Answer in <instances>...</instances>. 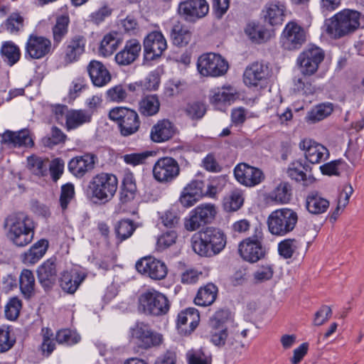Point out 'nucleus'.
Listing matches in <instances>:
<instances>
[{"instance_id":"obj_28","label":"nucleus","mask_w":364,"mask_h":364,"mask_svg":"<svg viewBox=\"0 0 364 364\" xmlns=\"http://www.w3.org/2000/svg\"><path fill=\"white\" fill-rule=\"evenodd\" d=\"M174 134L173 124L168 119H162L152 127L150 137L153 141L161 143L171 139Z\"/></svg>"},{"instance_id":"obj_63","label":"nucleus","mask_w":364,"mask_h":364,"mask_svg":"<svg viewBox=\"0 0 364 364\" xmlns=\"http://www.w3.org/2000/svg\"><path fill=\"white\" fill-rule=\"evenodd\" d=\"M160 220L164 227L175 228L179 224L180 217L176 211L166 210L161 215Z\"/></svg>"},{"instance_id":"obj_8","label":"nucleus","mask_w":364,"mask_h":364,"mask_svg":"<svg viewBox=\"0 0 364 364\" xmlns=\"http://www.w3.org/2000/svg\"><path fill=\"white\" fill-rule=\"evenodd\" d=\"M109 118L117 122L120 134L129 136L138 132L141 122L137 112L127 107H115L110 110Z\"/></svg>"},{"instance_id":"obj_39","label":"nucleus","mask_w":364,"mask_h":364,"mask_svg":"<svg viewBox=\"0 0 364 364\" xmlns=\"http://www.w3.org/2000/svg\"><path fill=\"white\" fill-rule=\"evenodd\" d=\"M291 186L287 182L280 183L269 194V199L278 204H287L291 198Z\"/></svg>"},{"instance_id":"obj_19","label":"nucleus","mask_w":364,"mask_h":364,"mask_svg":"<svg viewBox=\"0 0 364 364\" xmlns=\"http://www.w3.org/2000/svg\"><path fill=\"white\" fill-rule=\"evenodd\" d=\"M299 146L304 152L306 160L311 164L321 163L329 156V151L327 148L311 139L301 140Z\"/></svg>"},{"instance_id":"obj_14","label":"nucleus","mask_w":364,"mask_h":364,"mask_svg":"<svg viewBox=\"0 0 364 364\" xmlns=\"http://www.w3.org/2000/svg\"><path fill=\"white\" fill-rule=\"evenodd\" d=\"M143 46L144 58L147 60L160 58L167 48L166 40L159 31L149 33L145 37Z\"/></svg>"},{"instance_id":"obj_29","label":"nucleus","mask_w":364,"mask_h":364,"mask_svg":"<svg viewBox=\"0 0 364 364\" xmlns=\"http://www.w3.org/2000/svg\"><path fill=\"white\" fill-rule=\"evenodd\" d=\"M87 71L95 86L102 87L111 80L109 72L100 61L92 60L87 66Z\"/></svg>"},{"instance_id":"obj_57","label":"nucleus","mask_w":364,"mask_h":364,"mask_svg":"<svg viewBox=\"0 0 364 364\" xmlns=\"http://www.w3.org/2000/svg\"><path fill=\"white\" fill-rule=\"evenodd\" d=\"M198 212L203 220L209 224L215 218L217 214L216 207L212 203H203L194 208Z\"/></svg>"},{"instance_id":"obj_64","label":"nucleus","mask_w":364,"mask_h":364,"mask_svg":"<svg viewBox=\"0 0 364 364\" xmlns=\"http://www.w3.org/2000/svg\"><path fill=\"white\" fill-rule=\"evenodd\" d=\"M80 338L79 336L73 335L68 329H63L58 331L55 337L56 341L58 343H66L68 345L77 343Z\"/></svg>"},{"instance_id":"obj_7","label":"nucleus","mask_w":364,"mask_h":364,"mask_svg":"<svg viewBox=\"0 0 364 364\" xmlns=\"http://www.w3.org/2000/svg\"><path fill=\"white\" fill-rule=\"evenodd\" d=\"M264 239L261 227H256L252 235L244 239L238 246L240 257L245 261L255 263L265 256V249L262 245Z\"/></svg>"},{"instance_id":"obj_48","label":"nucleus","mask_w":364,"mask_h":364,"mask_svg":"<svg viewBox=\"0 0 364 364\" xmlns=\"http://www.w3.org/2000/svg\"><path fill=\"white\" fill-rule=\"evenodd\" d=\"M6 30L11 34H18L24 26V18L18 12L11 14L4 22Z\"/></svg>"},{"instance_id":"obj_62","label":"nucleus","mask_w":364,"mask_h":364,"mask_svg":"<svg viewBox=\"0 0 364 364\" xmlns=\"http://www.w3.org/2000/svg\"><path fill=\"white\" fill-rule=\"evenodd\" d=\"M274 274V269L272 265L266 264L260 266L254 272V279L257 282H263L269 280L272 278Z\"/></svg>"},{"instance_id":"obj_4","label":"nucleus","mask_w":364,"mask_h":364,"mask_svg":"<svg viewBox=\"0 0 364 364\" xmlns=\"http://www.w3.org/2000/svg\"><path fill=\"white\" fill-rule=\"evenodd\" d=\"M298 220V214L293 209L288 208L277 209L267 218L268 230L273 235L284 236L294 230Z\"/></svg>"},{"instance_id":"obj_38","label":"nucleus","mask_w":364,"mask_h":364,"mask_svg":"<svg viewBox=\"0 0 364 364\" xmlns=\"http://www.w3.org/2000/svg\"><path fill=\"white\" fill-rule=\"evenodd\" d=\"M136 192V185L134 174L126 172L122 181V188L120 193V200L122 203H127L133 200Z\"/></svg>"},{"instance_id":"obj_43","label":"nucleus","mask_w":364,"mask_h":364,"mask_svg":"<svg viewBox=\"0 0 364 364\" xmlns=\"http://www.w3.org/2000/svg\"><path fill=\"white\" fill-rule=\"evenodd\" d=\"M1 53L4 60L11 66L16 63L21 56L19 48L12 41H6L3 43Z\"/></svg>"},{"instance_id":"obj_40","label":"nucleus","mask_w":364,"mask_h":364,"mask_svg":"<svg viewBox=\"0 0 364 364\" xmlns=\"http://www.w3.org/2000/svg\"><path fill=\"white\" fill-rule=\"evenodd\" d=\"M120 43L118 34L116 32L106 34L101 41L100 53L105 57L109 56L117 50Z\"/></svg>"},{"instance_id":"obj_26","label":"nucleus","mask_w":364,"mask_h":364,"mask_svg":"<svg viewBox=\"0 0 364 364\" xmlns=\"http://www.w3.org/2000/svg\"><path fill=\"white\" fill-rule=\"evenodd\" d=\"M141 46L136 39L127 41L124 48L115 55V61L119 65H129L139 57Z\"/></svg>"},{"instance_id":"obj_13","label":"nucleus","mask_w":364,"mask_h":364,"mask_svg":"<svg viewBox=\"0 0 364 364\" xmlns=\"http://www.w3.org/2000/svg\"><path fill=\"white\" fill-rule=\"evenodd\" d=\"M135 267L139 273L153 280H162L168 274L166 264L152 257L140 259L136 262Z\"/></svg>"},{"instance_id":"obj_6","label":"nucleus","mask_w":364,"mask_h":364,"mask_svg":"<svg viewBox=\"0 0 364 364\" xmlns=\"http://www.w3.org/2000/svg\"><path fill=\"white\" fill-rule=\"evenodd\" d=\"M118 186L116 176L102 172L93 176L88 185V190L93 198L107 202L114 196Z\"/></svg>"},{"instance_id":"obj_2","label":"nucleus","mask_w":364,"mask_h":364,"mask_svg":"<svg viewBox=\"0 0 364 364\" xmlns=\"http://www.w3.org/2000/svg\"><path fill=\"white\" fill-rule=\"evenodd\" d=\"M4 227L8 238L16 246L23 247L32 241L36 224L32 218L18 212L9 215L4 220Z\"/></svg>"},{"instance_id":"obj_53","label":"nucleus","mask_w":364,"mask_h":364,"mask_svg":"<svg viewBox=\"0 0 364 364\" xmlns=\"http://www.w3.org/2000/svg\"><path fill=\"white\" fill-rule=\"evenodd\" d=\"M306 167L307 166H304L300 161H296L289 165L287 173L291 179L305 183L307 181L306 175L304 172V170H306Z\"/></svg>"},{"instance_id":"obj_36","label":"nucleus","mask_w":364,"mask_h":364,"mask_svg":"<svg viewBox=\"0 0 364 364\" xmlns=\"http://www.w3.org/2000/svg\"><path fill=\"white\" fill-rule=\"evenodd\" d=\"M90 120L91 114L88 112L71 109L65 115V127L68 131L75 129Z\"/></svg>"},{"instance_id":"obj_10","label":"nucleus","mask_w":364,"mask_h":364,"mask_svg":"<svg viewBox=\"0 0 364 364\" xmlns=\"http://www.w3.org/2000/svg\"><path fill=\"white\" fill-rule=\"evenodd\" d=\"M324 52L319 47L311 46L305 48L298 56L296 63L305 76L314 75L324 59Z\"/></svg>"},{"instance_id":"obj_34","label":"nucleus","mask_w":364,"mask_h":364,"mask_svg":"<svg viewBox=\"0 0 364 364\" xmlns=\"http://www.w3.org/2000/svg\"><path fill=\"white\" fill-rule=\"evenodd\" d=\"M48 247V241L40 240L24 253L23 261L25 264H34L46 254Z\"/></svg>"},{"instance_id":"obj_31","label":"nucleus","mask_w":364,"mask_h":364,"mask_svg":"<svg viewBox=\"0 0 364 364\" xmlns=\"http://www.w3.org/2000/svg\"><path fill=\"white\" fill-rule=\"evenodd\" d=\"M286 8L279 2L267 4L262 11L265 22L271 26L282 23L285 16Z\"/></svg>"},{"instance_id":"obj_44","label":"nucleus","mask_w":364,"mask_h":364,"mask_svg":"<svg viewBox=\"0 0 364 364\" xmlns=\"http://www.w3.org/2000/svg\"><path fill=\"white\" fill-rule=\"evenodd\" d=\"M245 33L250 38L257 43L268 41L271 37V33L267 28L255 23H250L245 28Z\"/></svg>"},{"instance_id":"obj_32","label":"nucleus","mask_w":364,"mask_h":364,"mask_svg":"<svg viewBox=\"0 0 364 364\" xmlns=\"http://www.w3.org/2000/svg\"><path fill=\"white\" fill-rule=\"evenodd\" d=\"M329 205V201L317 191L310 192L306 198V208L310 213L314 215L325 213Z\"/></svg>"},{"instance_id":"obj_50","label":"nucleus","mask_w":364,"mask_h":364,"mask_svg":"<svg viewBox=\"0 0 364 364\" xmlns=\"http://www.w3.org/2000/svg\"><path fill=\"white\" fill-rule=\"evenodd\" d=\"M207 224L203 217L194 208L190 212L189 215L184 219L183 222L184 228L188 232L197 231Z\"/></svg>"},{"instance_id":"obj_16","label":"nucleus","mask_w":364,"mask_h":364,"mask_svg":"<svg viewBox=\"0 0 364 364\" xmlns=\"http://www.w3.org/2000/svg\"><path fill=\"white\" fill-rule=\"evenodd\" d=\"M209 5L205 0H186L178 5V13L190 22H195L207 15Z\"/></svg>"},{"instance_id":"obj_58","label":"nucleus","mask_w":364,"mask_h":364,"mask_svg":"<svg viewBox=\"0 0 364 364\" xmlns=\"http://www.w3.org/2000/svg\"><path fill=\"white\" fill-rule=\"evenodd\" d=\"M21 301L18 297L10 299L5 306V315L10 320H15L19 316L21 309Z\"/></svg>"},{"instance_id":"obj_49","label":"nucleus","mask_w":364,"mask_h":364,"mask_svg":"<svg viewBox=\"0 0 364 364\" xmlns=\"http://www.w3.org/2000/svg\"><path fill=\"white\" fill-rule=\"evenodd\" d=\"M207 224L203 217L194 208L190 212L189 215L184 219L183 222L184 228L188 232L197 231Z\"/></svg>"},{"instance_id":"obj_3","label":"nucleus","mask_w":364,"mask_h":364,"mask_svg":"<svg viewBox=\"0 0 364 364\" xmlns=\"http://www.w3.org/2000/svg\"><path fill=\"white\" fill-rule=\"evenodd\" d=\"M360 26V14L356 11L344 9L324 23L326 32L332 38H339L354 32Z\"/></svg>"},{"instance_id":"obj_56","label":"nucleus","mask_w":364,"mask_h":364,"mask_svg":"<svg viewBox=\"0 0 364 364\" xmlns=\"http://www.w3.org/2000/svg\"><path fill=\"white\" fill-rule=\"evenodd\" d=\"M178 234L174 230L162 233L157 240L156 246L159 250H165L176 242Z\"/></svg>"},{"instance_id":"obj_51","label":"nucleus","mask_w":364,"mask_h":364,"mask_svg":"<svg viewBox=\"0 0 364 364\" xmlns=\"http://www.w3.org/2000/svg\"><path fill=\"white\" fill-rule=\"evenodd\" d=\"M333 112L331 104H321L312 109L307 114L306 119L311 122L321 121Z\"/></svg>"},{"instance_id":"obj_35","label":"nucleus","mask_w":364,"mask_h":364,"mask_svg":"<svg viewBox=\"0 0 364 364\" xmlns=\"http://www.w3.org/2000/svg\"><path fill=\"white\" fill-rule=\"evenodd\" d=\"M217 294L218 287L213 283H208L198 291L195 304L202 306L211 305L215 301Z\"/></svg>"},{"instance_id":"obj_59","label":"nucleus","mask_w":364,"mask_h":364,"mask_svg":"<svg viewBox=\"0 0 364 364\" xmlns=\"http://www.w3.org/2000/svg\"><path fill=\"white\" fill-rule=\"evenodd\" d=\"M296 240L294 239H286L279 243L278 250L283 257L291 258L297 249Z\"/></svg>"},{"instance_id":"obj_33","label":"nucleus","mask_w":364,"mask_h":364,"mask_svg":"<svg viewBox=\"0 0 364 364\" xmlns=\"http://www.w3.org/2000/svg\"><path fill=\"white\" fill-rule=\"evenodd\" d=\"M173 43L179 47L187 46L192 39V32L180 22L173 24L171 31Z\"/></svg>"},{"instance_id":"obj_12","label":"nucleus","mask_w":364,"mask_h":364,"mask_svg":"<svg viewBox=\"0 0 364 364\" xmlns=\"http://www.w3.org/2000/svg\"><path fill=\"white\" fill-rule=\"evenodd\" d=\"M306 41V33L297 23L290 21L285 26L281 36V45L284 50H298Z\"/></svg>"},{"instance_id":"obj_42","label":"nucleus","mask_w":364,"mask_h":364,"mask_svg":"<svg viewBox=\"0 0 364 364\" xmlns=\"http://www.w3.org/2000/svg\"><path fill=\"white\" fill-rule=\"evenodd\" d=\"M69 23L70 19L67 16L63 15L56 18V22L52 28L53 39L55 45L58 46L67 35Z\"/></svg>"},{"instance_id":"obj_30","label":"nucleus","mask_w":364,"mask_h":364,"mask_svg":"<svg viewBox=\"0 0 364 364\" xmlns=\"http://www.w3.org/2000/svg\"><path fill=\"white\" fill-rule=\"evenodd\" d=\"M85 278V274L76 270L65 271L61 274L60 286L65 292L72 294L76 291Z\"/></svg>"},{"instance_id":"obj_25","label":"nucleus","mask_w":364,"mask_h":364,"mask_svg":"<svg viewBox=\"0 0 364 364\" xmlns=\"http://www.w3.org/2000/svg\"><path fill=\"white\" fill-rule=\"evenodd\" d=\"M237 95L232 86L218 87L211 91L210 102L218 109L223 110L236 100Z\"/></svg>"},{"instance_id":"obj_37","label":"nucleus","mask_w":364,"mask_h":364,"mask_svg":"<svg viewBox=\"0 0 364 364\" xmlns=\"http://www.w3.org/2000/svg\"><path fill=\"white\" fill-rule=\"evenodd\" d=\"M20 290L25 299H29L35 295L36 280L33 273L23 269L19 277Z\"/></svg>"},{"instance_id":"obj_47","label":"nucleus","mask_w":364,"mask_h":364,"mask_svg":"<svg viewBox=\"0 0 364 364\" xmlns=\"http://www.w3.org/2000/svg\"><path fill=\"white\" fill-rule=\"evenodd\" d=\"M244 203V197L241 191L236 189L224 198L223 206L227 211H236Z\"/></svg>"},{"instance_id":"obj_24","label":"nucleus","mask_w":364,"mask_h":364,"mask_svg":"<svg viewBox=\"0 0 364 364\" xmlns=\"http://www.w3.org/2000/svg\"><path fill=\"white\" fill-rule=\"evenodd\" d=\"M39 283L45 290L50 289L57 279L56 258L51 257L46 260L37 269Z\"/></svg>"},{"instance_id":"obj_55","label":"nucleus","mask_w":364,"mask_h":364,"mask_svg":"<svg viewBox=\"0 0 364 364\" xmlns=\"http://www.w3.org/2000/svg\"><path fill=\"white\" fill-rule=\"evenodd\" d=\"M188 364H212V358L202 349H192L186 354Z\"/></svg>"},{"instance_id":"obj_60","label":"nucleus","mask_w":364,"mask_h":364,"mask_svg":"<svg viewBox=\"0 0 364 364\" xmlns=\"http://www.w3.org/2000/svg\"><path fill=\"white\" fill-rule=\"evenodd\" d=\"M75 189L74 186L71 183L63 185L61 188L60 196V204L61 208L65 210L68 208V203L74 198Z\"/></svg>"},{"instance_id":"obj_18","label":"nucleus","mask_w":364,"mask_h":364,"mask_svg":"<svg viewBox=\"0 0 364 364\" xmlns=\"http://www.w3.org/2000/svg\"><path fill=\"white\" fill-rule=\"evenodd\" d=\"M234 174L239 183L248 187L258 185L264 178L260 169L245 163L237 165L234 169Z\"/></svg>"},{"instance_id":"obj_15","label":"nucleus","mask_w":364,"mask_h":364,"mask_svg":"<svg viewBox=\"0 0 364 364\" xmlns=\"http://www.w3.org/2000/svg\"><path fill=\"white\" fill-rule=\"evenodd\" d=\"M0 144L7 148L32 147L34 142L30 131L23 129L19 131L6 129L0 134Z\"/></svg>"},{"instance_id":"obj_45","label":"nucleus","mask_w":364,"mask_h":364,"mask_svg":"<svg viewBox=\"0 0 364 364\" xmlns=\"http://www.w3.org/2000/svg\"><path fill=\"white\" fill-rule=\"evenodd\" d=\"M49 161L40 156L32 155L27 158V167L35 175L45 176L47 173Z\"/></svg>"},{"instance_id":"obj_54","label":"nucleus","mask_w":364,"mask_h":364,"mask_svg":"<svg viewBox=\"0 0 364 364\" xmlns=\"http://www.w3.org/2000/svg\"><path fill=\"white\" fill-rule=\"evenodd\" d=\"M206 112V106L201 102L188 103L185 108V113L192 120L201 119Z\"/></svg>"},{"instance_id":"obj_46","label":"nucleus","mask_w":364,"mask_h":364,"mask_svg":"<svg viewBox=\"0 0 364 364\" xmlns=\"http://www.w3.org/2000/svg\"><path fill=\"white\" fill-rule=\"evenodd\" d=\"M200 316L198 310L188 308L178 315V325L189 324L191 330L193 331L198 324Z\"/></svg>"},{"instance_id":"obj_27","label":"nucleus","mask_w":364,"mask_h":364,"mask_svg":"<svg viewBox=\"0 0 364 364\" xmlns=\"http://www.w3.org/2000/svg\"><path fill=\"white\" fill-rule=\"evenodd\" d=\"M244 82L248 86H257L269 77L268 67L255 62L249 65L244 73Z\"/></svg>"},{"instance_id":"obj_17","label":"nucleus","mask_w":364,"mask_h":364,"mask_svg":"<svg viewBox=\"0 0 364 364\" xmlns=\"http://www.w3.org/2000/svg\"><path fill=\"white\" fill-rule=\"evenodd\" d=\"M132 335L136 338L141 347L149 348L159 346L163 340L162 335L154 332L149 324L144 322H137L132 328Z\"/></svg>"},{"instance_id":"obj_11","label":"nucleus","mask_w":364,"mask_h":364,"mask_svg":"<svg viewBox=\"0 0 364 364\" xmlns=\"http://www.w3.org/2000/svg\"><path fill=\"white\" fill-rule=\"evenodd\" d=\"M154 179L161 183L173 181L180 173L178 161L172 157H161L154 164L152 169Z\"/></svg>"},{"instance_id":"obj_41","label":"nucleus","mask_w":364,"mask_h":364,"mask_svg":"<svg viewBox=\"0 0 364 364\" xmlns=\"http://www.w3.org/2000/svg\"><path fill=\"white\" fill-rule=\"evenodd\" d=\"M160 102L155 95H147L139 102V112L144 116H153L159 111Z\"/></svg>"},{"instance_id":"obj_1","label":"nucleus","mask_w":364,"mask_h":364,"mask_svg":"<svg viewBox=\"0 0 364 364\" xmlns=\"http://www.w3.org/2000/svg\"><path fill=\"white\" fill-rule=\"evenodd\" d=\"M191 243L195 253L201 257H212L225 248L226 236L219 228L207 227L194 233Z\"/></svg>"},{"instance_id":"obj_61","label":"nucleus","mask_w":364,"mask_h":364,"mask_svg":"<svg viewBox=\"0 0 364 364\" xmlns=\"http://www.w3.org/2000/svg\"><path fill=\"white\" fill-rule=\"evenodd\" d=\"M151 152L145 151L141 153H132L125 154L122 156L124 161L129 165L138 166L145 163L149 156H151Z\"/></svg>"},{"instance_id":"obj_52","label":"nucleus","mask_w":364,"mask_h":364,"mask_svg":"<svg viewBox=\"0 0 364 364\" xmlns=\"http://www.w3.org/2000/svg\"><path fill=\"white\" fill-rule=\"evenodd\" d=\"M136 229V225L131 220H122L115 227V232L118 240L122 242L129 238Z\"/></svg>"},{"instance_id":"obj_22","label":"nucleus","mask_w":364,"mask_h":364,"mask_svg":"<svg viewBox=\"0 0 364 364\" xmlns=\"http://www.w3.org/2000/svg\"><path fill=\"white\" fill-rule=\"evenodd\" d=\"M97 157L92 154H86L73 158L68 163L69 171L75 177L81 178L94 169Z\"/></svg>"},{"instance_id":"obj_21","label":"nucleus","mask_w":364,"mask_h":364,"mask_svg":"<svg viewBox=\"0 0 364 364\" xmlns=\"http://www.w3.org/2000/svg\"><path fill=\"white\" fill-rule=\"evenodd\" d=\"M52 43L48 38L30 35L26 45V53L33 59H41L51 51Z\"/></svg>"},{"instance_id":"obj_5","label":"nucleus","mask_w":364,"mask_h":364,"mask_svg":"<svg viewBox=\"0 0 364 364\" xmlns=\"http://www.w3.org/2000/svg\"><path fill=\"white\" fill-rule=\"evenodd\" d=\"M139 309L146 315L160 316L168 313L170 303L161 292L151 288L141 293L138 299Z\"/></svg>"},{"instance_id":"obj_9","label":"nucleus","mask_w":364,"mask_h":364,"mask_svg":"<svg viewBox=\"0 0 364 364\" xmlns=\"http://www.w3.org/2000/svg\"><path fill=\"white\" fill-rule=\"evenodd\" d=\"M197 68L203 76L218 77L226 73L228 63L221 55L209 53L198 58Z\"/></svg>"},{"instance_id":"obj_20","label":"nucleus","mask_w":364,"mask_h":364,"mask_svg":"<svg viewBox=\"0 0 364 364\" xmlns=\"http://www.w3.org/2000/svg\"><path fill=\"white\" fill-rule=\"evenodd\" d=\"M86 38L84 36L77 34L71 36L65 42L63 51V60L66 64L77 61L85 53Z\"/></svg>"},{"instance_id":"obj_23","label":"nucleus","mask_w":364,"mask_h":364,"mask_svg":"<svg viewBox=\"0 0 364 364\" xmlns=\"http://www.w3.org/2000/svg\"><path fill=\"white\" fill-rule=\"evenodd\" d=\"M205 183L203 181L194 180L185 186L181 192L179 200L186 208L193 205L205 196Z\"/></svg>"}]
</instances>
